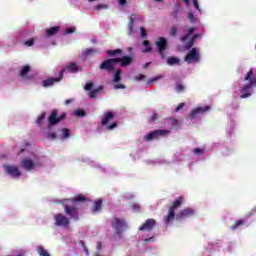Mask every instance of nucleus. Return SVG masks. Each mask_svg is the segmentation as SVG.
<instances>
[{
  "label": "nucleus",
  "mask_w": 256,
  "mask_h": 256,
  "mask_svg": "<svg viewBox=\"0 0 256 256\" xmlns=\"http://www.w3.org/2000/svg\"><path fill=\"white\" fill-rule=\"evenodd\" d=\"M93 1H99V0H88L89 3H93Z\"/></svg>",
  "instance_id": "4d7b16f0"
},
{
  "label": "nucleus",
  "mask_w": 256,
  "mask_h": 256,
  "mask_svg": "<svg viewBox=\"0 0 256 256\" xmlns=\"http://www.w3.org/2000/svg\"><path fill=\"white\" fill-rule=\"evenodd\" d=\"M73 115H75L76 117H85V111L77 109L73 112Z\"/></svg>",
  "instance_id": "e433bc0d"
},
{
  "label": "nucleus",
  "mask_w": 256,
  "mask_h": 256,
  "mask_svg": "<svg viewBox=\"0 0 256 256\" xmlns=\"http://www.w3.org/2000/svg\"><path fill=\"white\" fill-rule=\"evenodd\" d=\"M255 89H256V76L253 73V69H250L244 75V82L240 84V88H239L240 99H248V97H251V95L255 93Z\"/></svg>",
  "instance_id": "7ed1b4c3"
},
{
  "label": "nucleus",
  "mask_w": 256,
  "mask_h": 256,
  "mask_svg": "<svg viewBox=\"0 0 256 256\" xmlns=\"http://www.w3.org/2000/svg\"><path fill=\"white\" fill-rule=\"evenodd\" d=\"M170 123L173 125V127H177V125H179V120L171 119Z\"/></svg>",
  "instance_id": "de8ad7c7"
},
{
  "label": "nucleus",
  "mask_w": 256,
  "mask_h": 256,
  "mask_svg": "<svg viewBox=\"0 0 256 256\" xmlns=\"http://www.w3.org/2000/svg\"><path fill=\"white\" fill-rule=\"evenodd\" d=\"M140 33L142 37H147V33L145 32V28L141 27L140 28Z\"/></svg>",
  "instance_id": "8fccbe9b"
},
{
  "label": "nucleus",
  "mask_w": 256,
  "mask_h": 256,
  "mask_svg": "<svg viewBox=\"0 0 256 256\" xmlns=\"http://www.w3.org/2000/svg\"><path fill=\"white\" fill-rule=\"evenodd\" d=\"M96 11H103L109 9V4H98L95 6Z\"/></svg>",
  "instance_id": "473e14b6"
},
{
  "label": "nucleus",
  "mask_w": 256,
  "mask_h": 256,
  "mask_svg": "<svg viewBox=\"0 0 256 256\" xmlns=\"http://www.w3.org/2000/svg\"><path fill=\"white\" fill-rule=\"evenodd\" d=\"M143 47L144 48H142V53H150V51H151V44H149V41H144L143 42Z\"/></svg>",
  "instance_id": "c756f323"
},
{
  "label": "nucleus",
  "mask_w": 256,
  "mask_h": 256,
  "mask_svg": "<svg viewBox=\"0 0 256 256\" xmlns=\"http://www.w3.org/2000/svg\"><path fill=\"white\" fill-rule=\"evenodd\" d=\"M37 252L39 256H51V254H49V252L45 248H43V246H38Z\"/></svg>",
  "instance_id": "cd10ccee"
},
{
  "label": "nucleus",
  "mask_w": 256,
  "mask_h": 256,
  "mask_svg": "<svg viewBox=\"0 0 256 256\" xmlns=\"http://www.w3.org/2000/svg\"><path fill=\"white\" fill-rule=\"evenodd\" d=\"M43 121H45V112H43L37 117L36 123L41 127L43 125Z\"/></svg>",
  "instance_id": "7c9ffc66"
},
{
  "label": "nucleus",
  "mask_w": 256,
  "mask_h": 256,
  "mask_svg": "<svg viewBox=\"0 0 256 256\" xmlns=\"http://www.w3.org/2000/svg\"><path fill=\"white\" fill-rule=\"evenodd\" d=\"M99 89H103V87H102V86H100V87H99Z\"/></svg>",
  "instance_id": "e2e57ef3"
},
{
  "label": "nucleus",
  "mask_w": 256,
  "mask_h": 256,
  "mask_svg": "<svg viewBox=\"0 0 256 256\" xmlns=\"http://www.w3.org/2000/svg\"><path fill=\"white\" fill-rule=\"evenodd\" d=\"M112 227L115 229L116 233L121 234L125 229H127V222L125 218H114L112 220Z\"/></svg>",
  "instance_id": "4468645a"
},
{
  "label": "nucleus",
  "mask_w": 256,
  "mask_h": 256,
  "mask_svg": "<svg viewBox=\"0 0 256 256\" xmlns=\"http://www.w3.org/2000/svg\"><path fill=\"white\" fill-rule=\"evenodd\" d=\"M4 173L11 177L12 179H19L23 175L19 167L11 164H6L3 166Z\"/></svg>",
  "instance_id": "9d476101"
},
{
  "label": "nucleus",
  "mask_w": 256,
  "mask_h": 256,
  "mask_svg": "<svg viewBox=\"0 0 256 256\" xmlns=\"http://www.w3.org/2000/svg\"><path fill=\"white\" fill-rule=\"evenodd\" d=\"M101 205H103V201L101 199L94 202L92 213H99V211H101Z\"/></svg>",
  "instance_id": "393cba45"
},
{
  "label": "nucleus",
  "mask_w": 256,
  "mask_h": 256,
  "mask_svg": "<svg viewBox=\"0 0 256 256\" xmlns=\"http://www.w3.org/2000/svg\"><path fill=\"white\" fill-rule=\"evenodd\" d=\"M177 33H178L177 27H173L170 31V35H172V37H175Z\"/></svg>",
  "instance_id": "c03bdc74"
},
{
  "label": "nucleus",
  "mask_w": 256,
  "mask_h": 256,
  "mask_svg": "<svg viewBox=\"0 0 256 256\" xmlns=\"http://www.w3.org/2000/svg\"><path fill=\"white\" fill-rule=\"evenodd\" d=\"M107 53H108V55H110L111 57H115V55H117V53H121V49H117V50H108Z\"/></svg>",
  "instance_id": "58836bf2"
},
{
  "label": "nucleus",
  "mask_w": 256,
  "mask_h": 256,
  "mask_svg": "<svg viewBox=\"0 0 256 256\" xmlns=\"http://www.w3.org/2000/svg\"><path fill=\"white\" fill-rule=\"evenodd\" d=\"M85 91H90L89 93V97L91 99L95 98V96L97 95V93H99V90L95 89V86L93 85V82H88L85 87H84Z\"/></svg>",
  "instance_id": "aec40b11"
},
{
  "label": "nucleus",
  "mask_w": 256,
  "mask_h": 256,
  "mask_svg": "<svg viewBox=\"0 0 256 256\" xmlns=\"http://www.w3.org/2000/svg\"><path fill=\"white\" fill-rule=\"evenodd\" d=\"M72 100H66L65 101V105H69V103H71Z\"/></svg>",
  "instance_id": "5fc2aeb1"
},
{
  "label": "nucleus",
  "mask_w": 256,
  "mask_h": 256,
  "mask_svg": "<svg viewBox=\"0 0 256 256\" xmlns=\"http://www.w3.org/2000/svg\"><path fill=\"white\" fill-rule=\"evenodd\" d=\"M142 79H145V76L143 74H139V75L135 76L136 81H141Z\"/></svg>",
  "instance_id": "09e8293b"
},
{
  "label": "nucleus",
  "mask_w": 256,
  "mask_h": 256,
  "mask_svg": "<svg viewBox=\"0 0 256 256\" xmlns=\"http://www.w3.org/2000/svg\"><path fill=\"white\" fill-rule=\"evenodd\" d=\"M127 199H133V195H131L130 197H127Z\"/></svg>",
  "instance_id": "bf43d9fd"
},
{
  "label": "nucleus",
  "mask_w": 256,
  "mask_h": 256,
  "mask_svg": "<svg viewBox=\"0 0 256 256\" xmlns=\"http://www.w3.org/2000/svg\"><path fill=\"white\" fill-rule=\"evenodd\" d=\"M34 43H35V40L30 39V40L25 41L24 45H26L27 47H33Z\"/></svg>",
  "instance_id": "a19ab883"
},
{
  "label": "nucleus",
  "mask_w": 256,
  "mask_h": 256,
  "mask_svg": "<svg viewBox=\"0 0 256 256\" xmlns=\"http://www.w3.org/2000/svg\"><path fill=\"white\" fill-rule=\"evenodd\" d=\"M158 115L156 113L152 114L151 121L157 120Z\"/></svg>",
  "instance_id": "3c124183"
},
{
  "label": "nucleus",
  "mask_w": 256,
  "mask_h": 256,
  "mask_svg": "<svg viewBox=\"0 0 256 256\" xmlns=\"http://www.w3.org/2000/svg\"><path fill=\"white\" fill-rule=\"evenodd\" d=\"M59 139L65 140L71 137V130L65 128L60 130V134H58Z\"/></svg>",
  "instance_id": "5701e85b"
},
{
  "label": "nucleus",
  "mask_w": 256,
  "mask_h": 256,
  "mask_svg": "<svg viewBox=\"0 0 256 256\" xmlns=\"http://www.w3.org/2000/svg\"><path fill=\"white\" fill-rule=\"evenodd\" d=\"M159 79H163V76L162 75H158V76H155L153 77L149 83H154V81H159Z\"/></svg>",
  "instance_id": "37998d69"
},
{
  "label": "nucleus",
  "mask_w": 256,
  "mask_h": 256,
  "mask_svg": "<svg viewBox=\"0 0 256 256\" xmlns=\"http://www.w3.org/2000/svg\"><path fill=\"white\" fill-rule=\"evenodd\" d=\"M60 29L61 27L59 26H53V27L47 28L45 30V35L46 37H53V35H57V33H59Z\"/></svg>",
  "instance_id": "412c9836"
},
{
  "label": "nucleus",
  "mask_w": 256,
  "mask_h": 256,
  "mask_svg": "<svg viewBox=\"0 0 256 256\" xmlns=\"http://www.w3.org/2000/svg\"><path fill=\"white\" fill-rule=\"evenodd\" d=\"M195 33V27H191L185 30V35L180 38V41L184 43L185 49H191V47L195 44L196 39H201V34H193Z\"/></svg>",
  "instance_id": "0eeeda50"
},
{
  "label": "nucleus",
  "mask_w": 256,
  "mask_h": 256,
  "mask_svg": "<svg viewBox=\"0 0 256 256\" xmlns=\"http://www.w3.org/2000/svg\"><path fill=\"white\" fill-rule=\"evenodd\" d=\"M56 227H69V218L65 214L57 213L54 215Z\"/></svg>",
  "instance_id": "2eb2a0df"
},
{
  "label": "nucleus",
  "mask_w": 256,
  "mask_h": 256,
  "mask_svg": "<svg viewBox=\"0 0 256 256\" xmlns=\"http://www.w3.org/2000/svg\"><path fill=\"white\" fill-rule=\"evenodd\" d=\"M75 31H77L75 26L68 27L64 30V35H71V33H75Z\"/></svg>",
  "instance_id": "2f4dec72"
},
{
  "label": "nucleus",
  "mask_w": 256,
  "mask_h": 256,
  "mask_svg": "<svg viewBox=\"0 0 256 256\" xmlns=\"http://www.w3.org/2000/svg\"><path fill=\"white\" fill-rule=\"evenodd\" d=\"M87 199L83 195H78L73 199H64V211L66 215L70 217V219H74V221H79V211L77 207L83 204Z\"/></svg>",
  "instance_id": "20e7f679"
},
{
  "label": "nucleus",
  "mask_w": 256,
  "mask_h": 256,
  "mask_svg": "<svg viewBox=\"0 0 256 256\" xmlns=\"http://www.w3.org/2000/svg\"><path fill=\"white\" fill-rule=\"evenodd\" d=\"M142 240L145 241V243H152V241H154L153 236L146 238V237H142Z\"/></svg>",
  "instance_id": "a18cd8bd"
},
{
  "label": "nucleus",
  "mask_w": 256,
  "mask_h": 256,
  "mask_svg": "<svg viewBox=\"0 0 256 256\" xmlns=\"http://www.w3.org/2000/svg\"><path fill=\"white\" fill-rule=\"evenodd\" d=\"M97 249H101V243H98Z\"/></svg>",
  "instance_id": "6e6d98bb"
},
{
  "label": "nucleus",
  "mask_w": 256,
  "mask_h": 256,
  "mask_svg": "<svg viewBox=\"0 0 256 256\" xmlns=\"http://www.w3.org/2000/svg\"><path fill=\"white\" fill-rule=\"evenodd\" d=\"M156 225V221L153 218L147 219L140 227L139 231H151Z\"/></svg>",
  "instance_id": "6ab92c4d"
},
{
  "label": "nucleus",
  "mask_w": 256,
  "mask_h": 256,
  "mask_svg": "<svg viewBox=\"0 0 256 256\" xmlns=\"http://www.w3.org/2000/svg\"><path fill=\"white\" fill-rule=\"evenodd\" d=\"M66 70L70 71L71 73H77V71H79V66L72 62L67 65Z\"/></svg>",
  "instance_id": "a878e982"
},
{
  "label": "nucleus",
  "mask_w": 256,
  "mask_h": 256,
  "mask_svg": "<svg viewBox=\"0 0 256 256\" xmlns=\"http://www.w3.org/2000/svg\"><path fill=\"white\" fill-rule=\"evenodd\" d=\"M185 5H189V0H182Z\"/></svg>",
  "instance_id": "864d4df0"
},
{
  "label": "nucleus",
  "mask_w": 256,
  "mask_h": 256,
  "mask_svg": "<svg viewBox=\"0 0 256 256\" xmlns=\"http://www.w3.org/2000/svg\"><path fill=\"white\" fill-rule=\"evenodd\" d=\"M183 201H185V199L179 197L169 206L168 213L164 216L165 225H171L174 219H186V217H193V215H195V210L193 208H185L179 211Z\"/></svg>",
  "instance_id": "f03ea898"
},
{
  "label": "nucleus",
  "mask_w": 256,
  "mask_h": 256,
  "mask_svg": "<svg viewBox=\"0 0 256 256\" xmlns=\"http://www.w3.org/2000/svg\"><path fill=\"white\" fill-rule=\"evenodd\" d=\"M179 58L177 57H169L167 58V65L173 66V65H179Z\"/></svg>",
  "instance_id": "bb28decb"
},
{
  "label": "nucleus",
  "mask_w": 256,
  "mask_h": 256,
  "mask_svg": "<svg viewBox=\"0 0 256 256\" xmlns=\"http://www.w3.org/2000/svg\"><path fill=\"white\" fill-rule=\"evenodd\" d=\"M171 131L169 130H156L152 131L144 136L145 141H155L156 139H161V137H166Z\"/></svg>",
  "instance_id": "f8f14e48"
},
{
  "label": "nucleus",
  "mask_w": 256,
  "mask_h": 256,
  "mask_svg": "<svg viewBox=\"0 0 256 256\" xmlns=\"http://www.w3.org/2000/svg\"><path fill=\"white\" fill-rule=\"evenodd\" d=\"M189 65H197L201 61V51L198 48H192L185 57Z\"/></svg>",
  "instance_id": "1a4fd4ad"
},
{
  "label": "nucleus",
  "mask_w": 256,
  "mask_h": 256,
  "mask_svg": "<svg viewBox=\"0 0 256 256\" xmlns=\"http://www.w3.org/2000/svg\"><path fill=\"white\" fill-rule=\"evenodd\" d=\"M185 90V86H183V84H177L176 85V91H178V93H181V91Z\"/></svg>",
  "instance_id": "79ce46f5"
},
{
  "label": "nucleus",
  "mask_w": 256,
  "mask_h": 256,
  "mask_svg": "<svg viewBox=\"0 0 256 256\" xmlns=\"http://www.w3.org/2000/svg\"><path fill=\"white\" fill-rule=\"evenodd\" d=\"M20 165L22 169H25L26 171H35L37 167L43 165V157L37 156V154H30L22 159Z\"/></svg>",
  "instance_id": "39448f33"
},
{
  "label": "nucleus",
  "mask_w": 256,
  "mask_h": 256,
  "mask_svg": "<svg viewBox=\"0 0 256 256\" xmlns=\"http://www.w3.org/2000/svg\"><path fill=\"white\" fill-rule=\"evenodd\" d=\"M154 1H157L158 3H161V2H163V0H154Z\"/></svg>",
  "instance_id": "13d9d810"
},
{
  "label": "nucleus",
  "mask_w": 256,
  "mask_h": 256,
  "mask_svg": "<svg viewBox=\"0 0 256 256\" xmlns=\"http://www.w3.org/2000/svg\"><path fill=\"white\" fill-rule=\"evenodd\" d=\"M81 245H83V246H84L83 242H81Z\"/></svg>",
  "instance_id": "0e129e2a"
},
{
  "label": "nucleus",
  "mask_w": 256,
  "mask_h": 256,
  "mask_svg": "<svg viewBox=\"0 0 256 256\" xmlns=\"http://www.w3.org/2000/svg\"><path fill=\"white\" fill-rule=\"evenodd\" d=\"M135 21H137V16L135 15L131 16L130 22L128 25V35H135V29H134Z\"/></svg>",
  "instance_id": "4be33fe9"
},
{
  "label": "nucleus",
  "mask_w": 256,
  "mask_h": 256,
  "mask_svg": "<svg viewBox=\"0 0 256 256\" xmlns=\"http://www.w3.org/2000/svg\"><path fill=\"white\" fill-rule=\"evenodd\" d=\"M180 161H183V156H180Z\"/></svg>",
  "instance_id": "680f3d73"
},
{
  "label": "nucleus",
  "mask_w": 256,
  "mask_h": 256,
  "mask_svg": "<svg viewBox=\"0 0 256 256\" xmlns=\"http://www.w3.org/2000/svg\"><path fill=\"white\" fill-rule=\"evenodd\" d=\"M207 111H211V106H198L192 109L190 113L191 121H195V119H200L201 116L205 115Z\"/></svg>",
  "instance_id": "9b49d317"
},
{
  "label": "nucleus",
  "mask_w": 256,
  "mask_h": 256,
  "mask_svg": "<svg viewBox=\"0 0 256 256\" xmlns=\"http://www.w3.org/2000/svg\"><path fill=\"white\" fill-rule=\"evenodd\" d=\"M80 161L82 163H86V165H90V167H94L95 169H98V171H100V173L107 172V168L103 164H101L95 160H91L90 158H87L86 156H82L80 158Z\"/></svg>",
  "instance_id": "ddd939ff"
},
{
  "label": "nucleus",
  "mask_w": 256,
  "mask_h": 256,
  "mask_svg": "<svg viewBox=\"0 0 256 256\" xmlns=\"http://www.w3.org/2000/svg\"><path fill=\"white\" fill-rule=\"evenodd\" d=\"M84 251H85L86 255H89V250L85 246H84Z\"/></svg>",
  "instance_id": "603ef678"
},
{
  "label": "nucleus",
  "mask_w": 256,
  "mask_h": 256,
  "mask_svg": "<svg viewBox=\"0 0 256 256\" xmlns=\"http://www.w3.org/2000/svg\"><path fill=\"white\" fill-rule=\"evenodd\" d=\"M233 127H235V124L232 123L231 129H233Z\"/></svg>",
  "instance_id": "052dcab7"
},
{
  "label": "nucleus",
  "mask_w": 256,
  "mask_h": 256,
  "mask_svg": "<svg viewBox=\"0 0 256 256\" xmlns=\"http://www.w3.org/2000/svg\"><path fill=\"white\" fill-rule=\"evenodd\" d=\"M188 21H190V23H197V17H195L193 12L188 13Z\"/></svg>",
  "instance_id": "f704fd0d"
},
{
  "label": "nucleus",
  "mask_w": 256,
  "mask_h": 256,
  "mask_svg": "<svg viewBox=\"0 0 256 256\" xmlns=\"http://www.w3.org/2000/svg\"><path fill=\"white\" fill-rule=\"evenodd\" d=\"M131 209H132L133 213H139V211H141V204L134 203L131 206Z\"/></svg>",
  "instance_id": "72a5a7b5"
},
{
  "label": "nucleus",
  "mask_w": 256,
  "mask_h": 256,
  "mask_svg": "<svg viewBox=\"0 0 256 256\" xmlns=\"http://www.w3.org/2000/svg\"><path fill=\"white\" fill-rule=\"evenodd\" d=\"M133 61L130 56H124L119 59H109L104 61L100 68L105 69L106 71H114L112 83L114 84V89H125V85L117 84L121 81V69L118 67H127Z\"/></svg>",
  "instance_id": "f257e3e1"
},
{
  "label": "nucleus",
  "mask_w": 256,
  "mask_h": 256,
  "mask_svg": "<svg viewBox=\"0 0 256 256\" xmlns=\"http://www.w3.org/2000/svg\"><path fill=\"white\" fill-rule=\"evenodd\" d=\"M183 107H185V103L179 104V105L175 108L176 113L179 112V111H181V109H183Z\"/></svg>",
  "instance_id": "49530a36"
},
{
  "label": "nucleus",
  "mask_w": 256,
  "mask_h": 256,
  "mask_svg": "<svg viewBox=\"0 0 256 256\" xmlns=\"http://www.w3.org/2000/svg\"><path fill=\"white\" fill-rule=\"evenodd\" d=\"M63 73L65 70H61L59 73V78H48L42 82L43 87H52L55 83H59L63 79Z\"/></svg>",
  "instance_id": "a211bd4d"
},
{
  "label": "nucleus",
  "mask_w": 256,
  "mask_h": 256,
  "mask_svg": "<svg viewBox=\"0 0 256 256\" xmlns=\"http://www.w3.org/2000/svg\"><path fill=\"white\" fill-rule=\"evenodd\" d=\"M29 73H31V66L24 65L20 67L18 76L20 77L21 81H29V79H31V75H29Z\"/></svg>",
  "instance_id": "f3484780"
},
{
  "label": "nucleus",
  "mask_w": 256,
  "mask_h": 256,
  "mask_svg": "<svg viewBox=\"0 0 256 256\" xmlns=\"http://www.w3.org/2000/svg\"><path fill=\"white\" fill-rule=\"evenodd\" d=\"M115 114L112 112H105L102 116V127L106 129V131H113V129H117V122L114 121Z\"/></svg>",
  "instance_id": "6e6552de"
},
{
  "label": "nucleus",
  "mask_w": 256,
  "mask_h": 256,
  "mask_svg": "<svg viewBox=\"0 0 256 256\" xmlns=\"http://www.w3.org/2000/svg\"><path fill=\"white\" fill-rule=\"evenodd\" d=\"M98 51L95 48L86 49L82 55L83 57H93V55H97Z\"/></svg>",
  "instance_id": "b1692460"
},
{
  "label": "nucleus",
  "mask_w": 256,
  "mask_h": 256,
  "mask_svg": "<svg viewBox=\"0 0 256 256\" xmlns=\"http://www.w3.org/2000/svg\"><path fill=\"white\" fill-rule=\"evenodd\" d=\"M193 153H194L195 155H203V154L205 153V151H204L203 149H201V148H195V149L193 150Z\"/></svg>",
  "instance_id": "ea45409f"
},
{
  "label": "nucleus",
  "mask_w": 256,
  "mask_h": 256,
  "mask_svg": "<svg viewBox=\"0 0 256 256\" xmlns=\"http://www.w3.org/2000/svg\"><path fill=\"white\" fill-rule=\"evenodd\" d=\"M62 119H65V114L58 116L57 110L52 111L48 118V127L45 131V136L47 139H57V134L53 131V128L57 125V123H59V121H62Z\"/></svg>",
  "instance_id": "423d86ee"
},
{
  "label": "nucleus",
  "mask_w": 256,
  "mask_h": 256,
  "mask_svg": "<svg viewBox=\"0 0 256 256\" xmlns=\"http://www.w3.org/2000/svg\"><path fill=\"white\" fill-rule=\"evenodd\" d=\"M192 3H193V6L195 7V9L201 15L203 13V11L201 10V7H199V1L198 0H192Z\"/></svg>",
  "instance_id": "c9c22d12"
},
{
  "label": "nucleus",
  "mask_w": 256,
  "mask_h": 256,
  "mask_svg": "<svg viewBox=\"0 0 256 256\" xmlns=\"http://www.w3.org/2000/svg\"><path fill=\"white\" fill-rule=\"evenodd\" d=\"M243 225H247V221L245 220H237L235 224L232 226V229H239V227H243Z\"/></svg>",
  "instance_id": "c85d7f7f"
},
{
  "label": "nucleus",
  "mask_w": 256,
  "mask_h": 256,
  "mask_svg": "<svg viewBox=\"0 0 256 256\" xmlns=\"http://www.w3.org/2000/svg\"><path fill=\"white\" fill-rule=\"evenodd\" d=\"M155 45L158 48L161 58L164 59L165 49H167V39H165L164 37H160L156 40Z\"/></svg>",
  "instance_id": "dca6fc26"
},
{
  "label": "nucleus",
  "mask_w": 256,
  "mask_h": 256,
  "mask_svg": "<svg viewBox=\"0 0 256 256\" xmlns=\"http://www.w3.org/2000/svg\"><path fill=\"white\" fill-rule=\"evenodd\" d=\"M119 7H127L129 0H117Z\"/></svg>",
  "instance_id": "4c0bfd02"
}]
</instances>
